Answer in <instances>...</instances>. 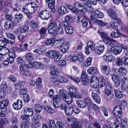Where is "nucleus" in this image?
Here are the masks:
<instances>
[{"label":"nucleus","instance_id":"1","mask_svg":"<svg viewBox=\"0 0 128 128\" xmlns=\"http://www.w3.org/2000/svg\"><path fill=\"white\" fill-rule=\"evenodd\" d=\"M74 7L72 5H68V7L72 12L76 14L78 13L79 12H83L84 6L79 2H74L73 4Z\"/></svg>","mask_w":128,"mask_h":128},{"label":"nucleus","instance_id":"2","mask_svg":"<svg viewBox=\"0 0 128 128\" xmlns=\"http://www.w3.org/2000/svg\"><path fill=\"white\" fill-rule=\"evenodd\" d=\"M59 94L61 96L63 100L68 104H70L73 102V98L72 96L69 94L64 92L62 90H59Z\"/></svg>","mask_w":128,"mask_h":128},{"label":"nucleus","instance_id":"3","mask_svg":"<svg viewBox=\"0 0 128 128\" xmlns=\"http://www.w3.org/2000/svg\"><path fill=\"white\" fill-rule=\"evenodd\" d=\"M0 88L2 90L0 91V98H3L6 95V92L8 91V90L10 89V88L8 87L6 82H2Z\"/></svg>","mask_w":128,"mask_h":128},{"label":"nucleus","instance_id":"4","mask_svg":"<svg viewBox=\"0 0 128 128\" xmlns=\"http://www.w3.org/2000/svg\"><path fill=\"white\" fill-rule=\"evenodd\" d=\"M86 4L84 3L85 5V10L86 9L88 11L90 12H93V9L92 8V7L91 6L90 4L95 5L96 4V0H88L86 1Z\"/></svg>","mask_w":128,"mask_h":128},{"label":"nucleus","instance_id":"5","mask_svg":"<svg viewBox=\"0 0 128 128\" xmlns=\"http://www.w3.org/2000/svg\"><path fill=\"white\" fill-rule=\"evenodd\" d=\"M122 107L120 106L119 105L116 106L112 110L113 114L115 116L120 118L122 114Z\"/></svg>","mask_w":128,"mask_h":128},{"label":"nucleus","instance_id":"6","mask_svg":"<svg viewBox=\"0 0 128 128\" xmlns=\"http://www.w3.org/2000/svg\"><path fill=\"white\" fill-rule=\"evenodd\" d=\"M39 16L42 20H46L51 16V12L46 10H42L40 12Z\"/></svg>","mask_w":128,"mask_h":128},{"label":"nucleus","instance_id":"7","mask_svg":"<svg viewBox=\"0 0 128 128\" xmlns=\"http://www.w3.org/2000/svg\"><path fill=\"white\" fill-rule=\"evenodd\" d=\"M57 25L55 22H52L50 23L48 25V33L51 34H54L56 31Z\"/></svg>","mask_w":128,"mask_h":128},{"label":"nucleus","instance_id":"8","mask_svg":"<svg viewBox=\"0 0 128 128\" xmlns=\"http://www.w3.org/2000/svg\"><path fill=\"white\" fill-rule=\"evenodd\" d=\"M119 122L117 119L111 118L109 122V125L111 128H117L119 127Z\"/></svg>","mask_w":128,"mask_h":128},{"label":"nucleus","instance_id":"9","mask_svg":"<svg viewBox=\"0 0 128 128\" xmlns=\"http://www.w3.org/2000/svg\"><path fill=\"white\" fill-rule=\"evenodd\" d=\"M80 79L84 85L86 86H88V77L87 74L84 71L82 72Z\"/></svg>","mask_w":128,"mask_h":128},{"label":"nucleus","instance_id":"10","mask_svg":"<svg viewBox=\"0 0 128 128\" xmlns=\"http://www.w3.org/2000/svg\"><path fill=\"white\" fill-rule=\"evenodd\" d=\"M20 70L26 76H29L31 74L29 71V68L27 65L24 64H22L20 66Z\"/></svg>","mask_w":128,"mask_h":128},{"label":"nucleus","instance_id":"11","mask_svg":"<svg viewBox=\"0 0 128 128\" xmlns=\"http://www.w3.org/2000/svg\"><path fill=\"white\" fill-rule=\"evenodd\" d=\"M111 78L113 82L114 86L118 87L120 84V80L119 76L115 74H113L111 75Z\"/></svg>","mask_w":128,"mask_h":128},{"label":"nucleus","instance_id":"12","mask_svg":"<svg viewBox=\"0 0 128 128\" xmlns=\"http://www.w3.org/2000/svg\"><path fill=\"white\" fill-rule=\"evenodd\" d=\"M85 125L86 128H101L98 123H95L94 124L92 122L89 120H86Z\"/></svg>","mask_w":128,"mask_h":128},{"label":"nucleus","instance_id":"13","mask_svg":"<svg viewBox=\"0 0 128 128\" xmlns=\"http://www.w3.org/2000/svg\"><path fill=\"white\" fill-rule=\"evenodd\" d=\"M101 71L102 73L106 75H108L111 71V69L108 66L104 64L101 65Z\"/></svg>","mask_w":128,"mask_h":128},{"label":"nucleus","instance_id":"14","mask_svg":"<svg viewBox=\"0 0 128 128\" xmlns=\"http://www.w3.org/2000/svg\"><path fill=\"white\" fill-rule=\"evenodd\" d=\"M53 100L54 101L53 105L54 108H57L59 106V102L60 101L61 97L58 95H56L53 96Z\"/></svg>","mask_w":128,"mask_h":128},{"label":"nucleus","instance_id":"15","mask_svg":"<svg viewBox=\"0 0 128 128\" xmlns=\"http://www.w3.org/2000/svg\"><path fill=\"white\" fill-rule=\"evenodd\" d=\"M32 120L33 124L32 126V128H36L40 127L41 124L40 122V121L36 118V117L33 116L32 118Z\"/></svg>","mask_w":128,"mask_h":128},{"label":"nucleus","instance_id":"16","mask_svg":"<svg viewBox=\"0 0 128 128\" xmlns=\"http://www.w3.org/2000/svg\"><path fill=\"white\" fill-rule=\"evenodd\" d=\"M22 101L20 99H18L16 102H14L13 104L14 108L16 110L20 109L22 106Z\"/></svg>","mask_w":128,"mask_h":128},{"label":"nucleus","instance_id":"17","mask_svg":"<svg viewBox=\"0 0 128 128\" xmlns=\"http://www.w3.org/2000/svg\"><path fill=\"white\" fill-rule=\"evenodd\" d=\"M58 12L59 14L62 15L67 14L68 12V10L66 6H62L58 7Z\"/></svg>","mask_w":128,"mask_h":128},{"label":"nucleus","instance_id":"18","mask_svg":"<svg viewBox=\"0 0 128 128\" xmlns=\"http://www.w3.org/2000/svg\"><path fill=\"white\" fill-rule=\"evenodd\" d=\"M104 49V46L99 45L97 46L95 48V53L97 55H99L102 54Z\"/></svg>","mask_w":128,"mask_h":128},{"label":"nucleus","instance_id":"19","mask_svg":"<svg viewBox=\"0 0 128 128\" xmlns=\"http://www.w3.org/2000/svg\"><path fill=\"white\" fill-rule=\"evenodd\" d=\"M50 68L51 70V71L50 72V74L51 75L56 76L59 75L60 73L58 71L57 68L54 65H52L50 66Z\"/></svg>","mask_w":128,"mask_h":128},{"label":"nucleus","instance_id":"20","mask_svg":"<svg viewBox=\"0 0 128 128\" xmlns=\"http://www.w3.org/2000/svg\"><path fill=\"white\" fill-rule=\"evenodd\" d=\"M84 100L86 105V106H88V110H89L91 108L92 106L94 103L92 102V100L90 98L86 97L84 99Z\"/></svg>","mask_w":128,"mask_h":128},{"label":"nucleus","instance_id":"21","mask_svg":"<svg viewBox=\"0 0 128 128\" xmlns=\"http://www.w3.org/2000/svg\"><path fill=\"white\" fill-rule=\"evenodd\" d=\"M46 56H61L62 54L54 50H50L47 52L46 54Z\"/></svg>","mask_w":128,"mask_h":128},{"label":"nucleus","instance_id":"22","mask_svg":"<svg viewBox=\"0 0 128 128\" xmlns=\"http://www.w3.org/2000/svg\"><path fill=\"white\" fill-rule=\"evenodd\" d=\"M67 88L69 90L70 94L72 96L76 93L77 90L76 87L74 86H68L67 87Z\"/></svg>","mask_w":128,"mask_h":128},{"label":"nucleus","instance_id":"23","mask_svg":"<svg viewBox=\"0 0 128 128\" xmlns=\"http://www.w3.org/2000/svg\"><path fill=\"white\" fill-rule=\"evenodd\" d=\"M108 12L109 16L112 18L114 20L117 18V14L114 10L111 8L109 9L108 11Z\"/></svg>","mask_w":128,"mask_h":128},{"label":"nucleus","instance_id":"24","mask_svg":"<svg viewBox=\"0 0 128 128\" xmlns=\"http://www.w3.org/2000/svg\"><path fill=\"white\" fill-rule=\"evenodd\" d=\"M23 16L21 13H19L18 14H16L15 15V18L14 19V21L17 23H19L22 21Z\"/></svg>","mask_w":128,"mask_h":128},{"label":"nucleus","instance_id":"25","mask_svg":"<svg viewBox=\"0 0 128 128\" xmlns=\"http://www.w3.org/2000/svg\"><path fill=\"white\" fill-rule=\"evenodd\" d=\"M118 26L117 30H118L122 31L124 30H128V26L125 27L124 24L122 22H118Z\"/></svg>","mask_w":128,"mask_h":128},{"label":"nucleus","instance_id":"26","mask_svg":"<svg viewBox=\"0 0 128 128\" xmlns=\"http://www.w3.org/2000/svg\"><path fill=\"white\" fill-rule=\"evenodd\" d=\"M98 85L99 87H102L104 86L105 84V80L104 78L102 76L100 77L98 79Z\"/></svg>","mask_w":128,"mask_h":128},{"label":"nucleus","instance_id":"27","mask_svg":"<svg viewBox=\"0 0 128 128\" xmlns=\"http://www.w3.org/2000/svg\"><path fill=\"white\" fill-rule=\"evenodd\" d=\"M31 8L30 10V12L31 13H34L37 10L38 6H39L34 2L30 3Z\"/></svg>","mask_w":128,"mask_h":128},{"label":"nucleus","instance_id":"28","mask_svg":"<svg viewBox=\"0 0 128 128\" xmlns=\"http://www.w3.org/2000/svg\"><path fill=\"white\" fill-rule=\"evenodd\" d=\"M118 72L120 76H124L127 73V71L125 68L123 67H121L118 68Z\"/></svg>","mask_w":128,"mask_h":128},{"label":"nucleus","instance_id":"29","mask_svg":"<svg viewBox=\"0 0 128 128\" xmlns=\"http://www.w3.org/2000/svg\"><path fill=\"white\" fill-rule=\"evenodd\" d=\"M91 95L94 101L98 104H100V99L98 95L94 92L92 93Z\"/></svg>","mask_w":128,"mask_h":128},{"label":"nucleus","instance_id":"30","mask_svg":"<svg viewBox=\"0 0 128 128\" xmlns=\"http://www.w3.org/2000/svg\"><path fill=\"white\" fill-rule=\"evenodd\" d=\"M114 91L116 98L120 99L122 98L123 95L122 92L116 89L114 90Z\"/></svg>","mask_w":128,"mask_h":128},{"label":"nucleus","instance_id":"31","mask_svg":"<svg viewBox=\"0 0 128 128\" xmlns=\"http://www.w3.org/2000/svg\"><path fill=\"white\" fill-rule=\"evenodd\" d=\"M8 101L5 100L0 102V109H5L8 104Z\"/></svg>","mask_w":128,"mask_h":128},{"label":"nucleus","instance_id":"32","mask_svg":"<svg viewBox=\"0 0 128 128\" xmlns=\"http://www.w3.org/2000/svg\"><path fill=\"white\" fill-rule=\"evenodd\" d=\"M76 102L78 106L81 108H84L86 107L84 101L80 100H76Z\"/></svg>","mask_w":128,"mask_h":128},{"label":"nucleus","instance_id":"33","mask_svg":"<svg viewBox=\"0 0 128 128\" xmlns=\"http://www.w3.org/2000/svg\"><path fill=\"white\" fill-rule=\"evenodd\" d=\"M69 45L66 43H64L60 47V50L63 53H64L67 51L69 47Z\"/></svg>","mask_w":128,"mask_h":128},{"label":"nucleus","instance_id":"34","mask_svg":"<svg viewBox=\"0 0 128 128\" xmlns=\"http://www.w3.org/2000/svg\"><path fill=\"white\" fill-rule=\"evenodd\" d=\"M8 122V120L7 118H5L4 119L2 118L0 122V127L1 128H3L6 126V125L7 124Z\"/></svg>","mask_w":128,"mask_h":128},{"label":"nucleus","instance_id":"35","mask_svg":"<svg viewBox=\"0 0 128 128\" xmlns=\"http://www.w3.org/2000/svg\"><path fill=\"white\" fill-rule=\"evenodd\" d=\"M24 114L28 117L32 116L33 114V109L32 108H26L24 111Z\"/></svg>","mask_w":128,"mask_h":128},{"label":"nucleus","instance_id":"36","mask_svg":"<svg viewBox=\"0 0 128 128\" xmlns=\"http://www.w3.org/2000/svg\"><path fill=\"white\" fill-rule=\"evenodd\" d=\"M97 70V68L92 67L90 68L88 70L87 72L88 74L93 75L96 72Z\"/></svg>","mask_w":128,"mask_h":128},{"label":"nucleus","instance_id":"37","mask_svg":"<svg viewBox=\"0 0 128 128\" xmlns=\"http://www.w3.org/2000/svg\"><path fill=\"white\" fill-rule=\"evenodd\" d=\"M14 25V23L10 21L6 22L4 24V26L6 29L13 27Z\"/></svg>","mask_w":128,"mask_h":128},{"label":"nucleus","instance_id":"38","mask_svg":"<svg viewBox=\"0 0 128 128\" xmlns=\"http://www.w3.org/2000/svg\"><path fill=\"white\" fill-rule=\"evenodd\" d=\"M50 80L54 85L55 86H57L59 84V82L58 81L57 78L52 77L50 78Z\"/></svg>","mask_w":128,"mask_h":128},{"label":"nucleus","instance_id":"39","mask_svg":"<svg viewBox=\"0 0 128 128\" xmlns=\"http://www.w3.org/2000/svg\"><path fill=\"white\" fill-rule=\"evenodd\" d=\"M65 30L66 32L68 34H72L74 32L73 28L70 25L65 27Z\"/></svg>","mask_w":128,"mask_h":128},{"label":"nucleus","instance_id":"40","mask_svg":"<svg viewBox=\"0 0 128 128\" xmlns=\"http://www.w3.org/2000/svg\"><path fill=\"white\" fill-rule=\"evenodd\" d=\"M30 26L32 29L35 30H37L39 26L38 23L34 20L31 22Z\"/></svg>","mask_w":128,"mask_h":128},{"label":"nucleus","instance_id":"41","mask_svg":"<svg viewBox=\"0 0 128 128\" xmlns=\"http://www.w3.org/2000/svg\"><path fill=\"white\" fill-rule=\"evenodd\" d=\"M56 78L58 81L61 83H65L68 81V79L64 76H59Z\"/></svg>","mask_w":128,"mask_h":128},{"label":"nucleus","instance_id":"42","mask_svg":"<svg viewBox=\"0 0 128 128\" xmlns=\"http://www.w3.org/2000/svg\"><path fill=\"white\" fill-rule=\"evenodd\" d=\"M113 47L114 48L113 52L115 55H117L120 54L122 50L120 47L117 46H114Z\"/></svg>","mask_w":128,"mask_h":128},{"label":"nucleus","instance_id":"43","mask_svg":"<svg viewBox=\"0 0 128 128\" xmlns=\"http://www.w3.org/2000/svg\"><path fill=\"white\" fill-rule=\"evenodd\" d=\"M48 7L52 11L53 13H54L56 11L55 7V2H50L48 3Z\"/></svg>","mask_w":128,"mask_h":128},{"label":"nucleus","instance_id":"44","mask_svg":"<svg viewBox=\"0 0 128 128\" xmlns=\"http://www.w3.org/2000/svg\"><path fill=\"white\" fill-rule=\"evenodd\" d=\"M2 51L1 54L2 55H5L7 54L9 52V50L8 48L6 47H3L0 46V51Z\"/></svg>","mask_w":128,"mask_h":128},{"label":"nucleus","instance_id":"45","mask_svg":"<svg viewBox=\"0 0 128 128\" xmlns=\"http://www.w3.org/2000/svg\"><path fill=\"white\" fill-rule=\"evenodd\" d=\"M98 33L99 34L102 36L104 40H106V39H108L109 38V36L106 33L102 31L98 30Z\"/></svg>","mask_w":128,"mask_h":128},{"label":"nucleus","instance_id":"46","mask_svg":"<svg viewBox=\"0 0 128 128\" xmlns=\"http://www.w3.org/2000/svg\"><path fill=\"white\" fill-rule=\"evenodd\" d=\"M105 88V92H112V86L111 84L109 82H107L106 84Z\"/></svg>","mask_w":128,"mask_h":128},{"label":"nucleus","instance_id":"47","mask_svg":"<svg viewBox=\"0 0 128 128\" xmlns=\"http://www.w3.org/2000/svg\"><path fill=\"white\" fill-rule=\"evenodd\" d=\"M105 43L107 45L110 46L113 44V42H115L116 41L112 39L110 37L108 39L103 40Z\"/></svg>","mask_w":128,"mask_h":128},{"label":"nucleus","instance_id":"48","mask_svg":"<svg viewBox=\"0 0 128 128\" xmlns=\"http://www.w3.org/2000/svg\"><path fill=\"white\" fill-rule=\"evenodd\" d=\"M81 126V124L77 121L72 123L71 125V126L72 128H80Z\"/></svg>","mask_w":128,"mask_h":128},{"label":"nucleus","instance_id":"49","mask_svg":"<svg viewBox=\"0 0 128 128\" xmlns=\"http://www.w3.org/2000/svg\"><path fill=\"white\" fill-rule=\"evenodd\" d=\"M22 97L23 100L26 103L28 102L30 100L29 95L27 93H23Z\"/></svg>","mask_w":128,"mask_h":128},{"label":"nucleus","instance_id":"50","mask_svg":"<svg viewBox=\"0 0 128 128\" xmlns=\"http://www.w3.org/2000/svg\"><path fill=\"white\" fill-rule=\"evenodd\" d=\"M106 99L108 100H111L113 98V94L112 92H105Z\"/></svg>","mask_w":128,"mask_h":128},{"label":"nucleus","instance_id":"51","mask_svg":"<svg viewBox=\"0 0 128 128\" xmlns=\"http://www.w3.org/2000/svg\"><path fill=\"white\" fill-rule=\"evenodd\" d=\"M87 46L90 48L92 50L94 51L95 49V46L94 42L92 41H89L87 43Z\"/></svg>","mask_w":128,"mask_h":128},{"label":"nucleus","instance_id":"52","mask_svg":"<svg viewBox=\"0 0 128 128\" xmlns=\"http://www.w3.org/2000/svg\"><path fill=\"white\" fill-rule=\"evenodd\" d=\"M55 39L54 38H52L46 40L45 41L46 45L49 46L51 44L55 43Z\"/></svg>","mask_w":128,"mask_h":128},{"label":"nucleus","instance_id":"53","mask_svg":"<svg viewBox=\"0 0 128 128\" xmlns=\"http://www.w3.org/2000/svg\"><path fill=\"white\" fill-rule=\"evenodd\" d=\"M34 108L36 112L39 113L40 112L41 110L42 109V106L40 105L36 104L34 106Z\"/></svg>","mask_w":128,"mask_h":128},{"label":"nucleus","instance_id":"54","mask_svg":"<svg viewBox=\"0 0 128 128\" xmlns=\"http://www.w3.org/2000/svg\"><path fill=\"white\" fill-rule=\"evenodd\" d=\"M89 22V18H86L82 20L81 22L83 27H86L88 25Z\"/></svg>","mask_w":128,"mask_h":128},{"label":"nucleus","instance_id":"55","mask_svg":"<svg viewBox=\"0 0 128 128\" xmlns=\"http://www.w3.org/2000/svg\"><path fill=\"white\" fill-rule=\"evenodd\" d=\"M121 34L119 32H113L110 34V36L112 38H115L119 37Z\"/></svg>","mask_w":128,"mask_h":128},{"label":"nucleus","instance_id":"56","mask_svg":"<svg viewBox=\"0 0 128 128\" xmlns=\"http://www.w3.org/2000/svg\"><path fill=\"white\" fill-rule=\"evenodd\" d=\"M103 58L105 60L110 62H113L115 60L114 56H103Z\"/></svg>","mask_w":128,"mask_h":128},{"label":"nucleus","instance_id":"57","mask_svg":"<svg viewBox=\"0 0 128 128\" xmlns=\"http://www.w3.org/2000/svg\"><path fill=\"white\" fill-rule=\"evenodd\" d=\"M46 30V28H42L40 30V34L41 38H43L45 36Z\"/></svg>","mask_w":128,"mask_h":128},{"label":"nucleus","instance_id":"58","mask_svg":"<svg viewBox=\"0 0 128 128\" xmlns=\"http://www.w3.org/2000/svg\"><path fill=\"white\" fill-rule=\"evenodd\" d=\"M97 22L100 28H102L106 26L107 23V22H104L103 20H97Z\"/></svg>","mask_w":128,"mask_h":128},{"label":"nucleus","instance_id":"59","mask_svg":"<svg viewBox=\"0 0 128 128\" xmlns=\"http://www.w3.org/2000/svg\"><path fill=\"white\" fill-rule=\"evenodd\" d=\"M95 13L96 15V16L99 18H102L104 17V14L100 11L96 10L95 12Z\"/></svg>","mask_w":128,"mask_h":128},{"label":"nucleus","instance_id":"60","mask_svg":"<svg viewBox=\"0 0 128 128\" xmlns=\"http://www.w3.org/2000/svg\"><path fill=\"white\" fill-rule=\"evenodd\" d=\"M65 114L67 115H70L72 114L73 112L72 110V107L69 108H67L65 110Z\"/></svg>","mask_w":128,"mask_h":128},{"label":"nucleus","instance_id":"61","mask_svg":"<svg viewBox=\"0 0 128 128\" xmlns=\"http://www.w3.org/2000/svg\"><path fill=\"white\" fill-rule=\"evenodd\" d=\"M29 30L28 27L26 25L23 26L20 28V33H24Z\"/></svg>","mask_w":128,"mask_h":128},{"label":"nucleus","instance_id":"62","mask_svg":"<svg viewBox=\"0 0 128 128\" xmlns=\"http://www.w3.org/2000/svg\"><path fill=\"white\" fill-rule=\"evenodd\" d=\"M118 23V22H110V24L112 28L117 30Z\"/></svg>","mask_w":128,"mask_h":128},{"label":"nucleus","instance_id":"63","mask_svg":"<svg viewBox=\"0 0 128 128\" xmlns=\"http://www.w3.org/2000/svg\"><path fill=\"white\" fill-rule=\"evenodd\" d=\"M120 125L122 128H128V125L126 122L124 120H121Z\"/></svg>","mask_w":128,"mask_h":128},{"label":"nucleus","instance_id":"64","mask_svg":"<svg viewBox=\"0 0 128 128\" xmlns=\"http://www.w3.org/2000/svg\"><path fill=\"white\" fill-rule=\"evenodd\" d=\"M49 122L48 125L50 128H56V125L54 120H52L49 121Z\"/></svg>","mask_w":128,"mask_h":128}]
</instances>
